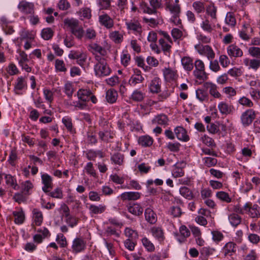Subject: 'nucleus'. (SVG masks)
Returning a JSON list of instances; mask_svg holds the SVG:
<instances>
[{
  "instance_id": "39448f33",
  "label": "nucleus",
  "mask_w": 260,
  "mask_h": 260,
  "mask_svg": "<svg viewBox=\"0 0 260 260\" xmlns=\"http://www.w3.org/2000/svg\"><path fill=\"white\" fill-rule=\"evenodd\" d=\"M245 213H247L251 218L258 219L260 218V206L256 204H252L247 202L244 205Z\"/></svg>"
},
{
  "instance_id": "4c0bfd02",
  "label": "nucleus",
  "mask_w": 260,
  "mask_h": 260,
  "mask_svg": "<svg viewBox=\"0 0 260 260\" xmlns=\"http://www.w3.org/2000/svg\"><path fill=\"white\" fill-rule=\"evenodd\" d=\"M118 93L114 89H110L107 91L106 98L109 103H114L116 101Z\"/></svg>"
},
{
  "instance_id": "c9c22d12",
  "label": "nucleus",
  "mask_w": 260,
  "mask_h": 260,
  "mask_svg": "<svg viewBox=\"0 0 260 260\" xmlns=\"http://www.w3.org/2000/svg\"><path fill=\"white\" fill-rule=\"evenodd\" d=\"M13 214L15 217V222L16 223L21 224L23 222L25 215L22 208L17 209L16 211H13Z\"/></svg>"
},
{
  "instance_id": "393cba45",
  "label": "nucleus",
  "mask_w": 260,
  "mask_h": 260,
  "mask_svg": "<svg viewBox=\"0 0 260 260\" xmlns=\"http://www.w3.org/2000/svg\"><path fill=\"white\" fill-rule=\"evenodd\" d=\"M218 108L220 112L224 115L230 114L234 111V107L224 102H220L218 105Z\"/></svg>"
},
{
  "instance_id": "7c9ffc66",
  "label": "nucleus",
  "mask_w": 260,
  "mask_h": 260,
  "mask_svg": "<svg viewBox=\"0 0 260 260\" xmlns=\"http://www.w3.org/2000/svg\"><path fill=\"white\" fill-rule=\"evenodd\" d=\"M32 212L33 214V224L37 226L41 225L43 220L42 212L36 208L34 209Z\"/></svg>"
},
{
  "instance_id": "c756f323",
  "label": "nucleus",
  "mask_w": 260,
  "mask_h": 260,
  "mask_svg": "<svg viewBox=\"0 0 260 260\" xmlns=\"http://www.w3.org/2000/svg\"><path fill=\"white\" fill-rule=\"evenodd\" d=\"M138 144L142 147H147L151 146L153 142L152 138L148 135L142 136L139 137Z\"/></svg>"
},
{
  "instance_id": "ea45409f",
  "label": "nucleus",
  "mask_w": 260,
  "mask_h": 260,
  "mask_svg": "<svg viewBox=\"0 0 260 260\" xmlns=\"http://www.w3.org/2000/svg\"><path fill=\"white\" fill-rule=\"evenodd\" d=\"M228 218L231 225L235 227L240 224L242 221L241 217L236 213L230 214Z\"/></svg>"
},
{
  "instance_id": "a211bd4d",
  "label": "nucleus",
  "mask_w": 260,
  "mask_h": 260,
  "mask_svg": "<svg viewBox=\"0 0 260 260\" xmlns=\"http://www.w3.org/2000/svg\"><path fill=\"white\" fill-rule=\"evenodd\" d=\"M127 211L135 216H140L143 212V207L138 203H129L126 206Z\"/></svg>"
},
{
  "instance_id": "ddd939ff",
  "label": "nucleus",
  "mask_w": 260,
  "mask_h": 260,
  "mask_svg": "<svg viewBox=\"0 0 260 260\" xmlns=\"http://www.w3.org/2000/svg\"><path fill=\"white\" fill-rule=\"evenodd\" d=\"M99 139L104 142H110V140L114 137L115 134L110 128L101 129L99 133Z\"/></svg>"
},
{
  "instance_id": "bb28decb",
  "label": "nucleus",
  "mask_w": 260,
  "mask_h": 260,
  "mask_svg": "<svg viewBox=\"0 0 260 260\" xmlns=\"http://www.w3.org/2000/svg\"><path fill=\"white\" fill-rule=\"evenodd\" d=\"M236 244L232 242L227 243L222 249L225 256H231L236 252Z\"/></svg>"
},
{
  "instance_id": "f257e3e1",
  "label": "nucleus",
  "mask_w": 260,
  "mask_h": 260,
  "mask_svg": "<svg viewBox=\"0 0 260 260\" xmlns=\"http://www.w3.org/2000/svg\"><path fill=\"white\" fill-rule=\"evenodd\" d=\"M96 63L94 67L95 75L99 77L107 76L110 75L111 70L106 60L100 55H95Z\"/></svg>"
},
{
  "instance_id": "e433bc0d",
  "label": "nucleus",
  "mask_w": 260,
  "mask_h": 260,
  "mask_svg": "<svg viewBox=\"0 0 260 260\" xmlns=\"http://www.w3.org/2000/svg\"><path fill=\"white\" fill-rule=\"evenodd\" d=\"M106 209V206L102 204L98 206L91 205L89 207V210L91 214H101L105 212Z\"/></svg>"
},
{
  "instance_id": "4468645a",
  "label": "nucleus",
  "mask_w": 260,
  "mask_h": 260,
  "mask_svg": "<svg viewBox=\"0 0 260 260\" xmlns=\"http://www.w3.org/2000/svg\"><path fill=\"white\" fill-rule=\"evenodd\" d=\"M166 10L169 11L171 14L181 13V6L179 4L174 3L173 0H166L165 2Z\"/></svg>"
},
{
  "instance_id": "6e6d98bb",
  "label": "nucleus",
  "mask_w": 260,
  "mask_h": 260,
  "mask_svg": "<svg viewBox=\"0 0 260 260\" xmlns=\"http://www.w3.org/2000/svg\"><path fill=\"white\" fill-rule=\"evenodd\" d=\"M124 234L128 239H131V240H135L138 237L136 231L128 228H125L124 230Z\"/></svg>"
},
{
  "instance_id": "680f3d73",
  "label": "nucleus",
  "mask_w": 260,
  "mask_h": 260,
  "mask_svg": "<svg viewBox=\"0 0 260 260\" xmlns=\"http://www.w3.org/2000/svg\"><path fill=\"white\" fill-rule=\"evenodd\" d=\"M142 242L145 248L149 252H152L155 249L153 244L147 238H144L142 239Z\"/></svg>"
},
{
  "instance_id": "6e6552de",
  "label": "nucleus",
  "mask_w": 260,
  "mask_h": 260,
  "mask_svg": "<svg viewBox=\"0 0 260 260\" xmlns=\"http://www.w3.org/2000/svg\"><path fill=\"white\" fill-rule=\"evenodd\" d=\"M86 247V242L81 238H76L73 241L72 245V251L77 253L84 251Z\"/></svg>"
},
{
  "instance_id": "9d476101",
  "label": "nucleus",
  "mask_w": 260,
  "mask_h": 260,
  "mask_svg": "<svg viewBox=\"0 0 260 260\" xmlns=\"http://www.w3.org/2000/svg\"><path fill=\"white\" fill-rule=\"evenodd\" d=\"M203 87L206 91L208 90L210 94L214 98H221V94L218 91V87L215 84L211 82H206L203 84Z\"/></svg>"
},
{
  "instance_id": "4d7b16f0",
  "label": "nucleus",
  "mask_w": 260,
  "mask_h": 260,
  "mask_svg": "<svg viewBox=\"0 0 260 260\" xmlns=\"http://www.w3.org/2000/svg\"><path fill=\"white\" fill-rule=\"evenodd\" d=\"M55 67L58 72H65L67 70L63 60L61 59H57L55 60Z\"/></svg>"
},
{
  "instance_id": "f704fd0d",
  "label": "nucleus",
  "mask_w": 260,
  "mask_h": 260,
  "mask_svg": "<svg viewBox=\"0 0 260 260\" xmlns=\"http://www.w3.org/2000/svg\"><path fill=\"white\" fill-rule=\"evenodd\" d=\"M151 233L153 237L157 239L160 242L164 241L165 240L164 233L159 227H153L151 229Z\"/></svg>"
},
{
  "instance_id": "de8ad7c7",
  "label": "nucleus",
  "mask_w": 260,
  "mask_h": 260,
  "mask_svg": "<svg viewBox=\"0 0 260 260\" xmlns=\"http://www.w3.org/2000/svg\"><path fill=\"white\" fill-rule=\"evenodd\" d=\"M109 37L115 43H120L123 40V35L118 31L111 32L109 34Z\"/></svg>"
},
{
  "instance_id": "9b49d317",
  "label": "nucleus",
  "mask_w": 260,
  "mask_h": 260,
  "mask_svg": "<svg viewBox=\"0 0 260 260\" xmlns=\"http://www.w3.org/2000/svg\"><path fill=\"white\" fill-rule=\"evenodd\" d=\"M149 3L152 8L145 5L143 7V12L149 14H156V17H158L156 9L160 7L159 2L158 0H149Z\"/></svg>"
},
{
  "instance_id": "338daca9",
  "label": "nucleus",
  "mask_w": 260,
  "mask_h": 260,
  "mask_svg": "<svg viewBox=\"0 0 260 260\" xmlns=\"http://www.w3.org/2000/svg\"><path fill=\"white\" fill-rule=\"evenodd\" d=\"M238 102L240 105L248 108H251L253 106V103L252 102L250 99L245 96L241 98L239 100Z\"/></svg>"
},
{
  "instance_id": "f8f14e48",
  "label": "nucleus",
  "mask_w": 260,
  "mask_h": 260,
  "mask_svg": "<svg viewBox=\"0 0 260 260\" xmlns=\"http://www.w3.org/2000/svg\"><path fill=\"white\" fill-rule=\"evenodd\" d=\"M144 78L142 75V73L138 69L134 70V74L130 78L128 83L131 86H136L138 84L143 82Z\"/></svg>"
},
{
  "instance_id": "69168bd1",
  "label": "nucleus",
  "mask_w": 260,
  "mask_h": 260,
  "mask_svg": "<svg viewBox=\"0 0 260 260\" xmlns=\"http://www.w3.org/2000/svg\"><path fill=\"white\" fill-rule=\"evenodd\" d=\"M84 170L86 171V172L88 174H89L94 177H96V171L93 168V164L92 162H88L86 164V165L85 166V167H84Z\"/></svg>"
},
{
  "instance_id": "0eeeda50",
  "label": "nucleus",
  "mask_w": 260,
  "mask_h": 260,
  "mask_svg": "<svg viewBox=\"0 0 260 260\" xmlns=\"http://www.w3.org/2000/svg\"><path fill=\"white\" fill-rule=\"evenodd\" d=\"M69 57L72 59H76L77 63L83 67L87 59V54L83 51L72 50L69 54Z\"/></svg>"
},
{
  "instance_id": "052dcab7",
  "label": "nucleus",
  "mask_w": 260,
  "mask_h": 260,
  "mask_svg": "<svg viewBox=\"0 0 260 260\" xmlns=\"http://www.w3.org/2000/svg\"><path fill=\"white\" fill-rule=\"evenodd\" d=\"M249 54L253 57L260 59V48L250 47L248 49Z\"/></svg>"
},
{
  "instance_id": "864d4df0",
  "label": "nucleus",
  "mask_w": 260,
  "mask_h": 260,
  "mask_svg": "<svg viewBox=\"0 0 260 260\" xmlns=\"http://www.w3.org/2000/svg\"><path fill=\"white\" fill-rule=\"evenodd\" d=\"M158 42L161 47L162 50L166 54H167V53L170 52L171 48V45L168 43L169 42L165 41L164 39H159Z\"/></svg>"
},
{
  "instance_id": "e2e57ef3",
  "label": "nucleus",
  "mask_w": 260,
  "mask_h": 260,
  "mask_svg": "<svg viewBox=\"0 0 260 260\" xmlns=\"http://www.w3.org/2000/svg\"><path fill=\"white\" fill-rule=\"evenodd\" d=\"M225 21L228 25L232 27H234L236 23V19L233 13L231 12H229L227 13L225 17Z\"/></svg>"
},
{
  "instance_id": "c85d7f7f",
  "label": "nucleus",
  "mask_w": 260,
  "mask_h": 260,
  "mask_svg": "<svg viewBox=\"0 0 260 260\" xmlns=\"http://www.w3.org/2000/svg\"><path fill=\"white\" fill-rule=\"evenodd\" d=\"M149 88L152 93H158L160 91V79L155 77L150 83Z\"/></svg>"
},
{
  "instance_id": "37998d69",
  "label": "nucleus",
  "mask_w": 260,
  "mask_h": 260,
  "mask_svg": "<svg viewBox=\"0 0 260 260\" xmlns=\"http://www.w3.org/2000/svg\"><path fill=\"white\" fill-rule=\"evenodd\" d=\"M163 74L166 80L168 81L173 80L175 79L176 72L175 71H173L171 69L165 68L162 70Z\"/></svg>"
},
{
  "instance_id": "412c9836",
  "label": "nucleus",
  "mask_w": 260,
  "mask_h": 260,
  "mask_svg": "<svg viewBox=\"0 0 260 260\" xmlns=\"http://www.w3.org/2000/svg\"><path fill=\"white\" fill-rule=\"evenodd\" d=\"M174 132L179 140L187 142L189 140V137L187 134L186 131L183 127L177 126L174 129Z\"/></svg>"
},
{
  "instance_id": "09e8293b",
  "label": "nucleus",
  "mask_w": 260,
  "mask_h": 260,
  "mask_svg": "<svg viewBox=\"0 0 260 260\" xmlns=\"http://www.w3.org/2000/svg\"><path fill=\"white\" fill-rule=\"evenodd\" d=\"M67 105L74 107L75 109L76 110H83L86 108V107H87L86 103L81 100L73 102L70 104L68 102H67Z\"/></svg>"
},
{
  "instance_id": "f3484780",
  "label": "nucleus",
  "mask_w": 260,
  "mask_h": 260,
  "mask_svg": "<svg viewBox=\"0 0 260 260\" xmlns=\"http://www.w3.org/2000/svg\"><path fill=\"white\" fill-rule=\"evenodd\" d=\"M26 77L20 76L16 80L14 84V90L16 93L23 89H26Z\"/></svg>"
},
{
  "instance_id": "dca6fc26",
  "label": "nucleus",
  "mask_w": 260,
  "mask_h": 260,
  "mask_svg": "<svg viewBox=\"0 0 260 260\" xmlns=\"http://www.w3.org/2000/svg\"><path fill=\"white\" fill-rule=\"evenodd\" d=\"M19 10L24 14H31L34 12V5L25 1L19 3L18 6Z\"/></svg>"
},
{
  "instance_id": "774afa93",
  "label": "nucleus",
  "mask_w": 260,
  "mask_h": 260,
  "mask_svg": "<svg viewBox=\"0 0 260 260\" xmlns=\"http://www.w3.org/2000/svg\"><path fill=\"white\" fill-rule=\"evenodd\" d=\"M192 7L198 13H201L203 12L206 8L204 4L200 1L194 2L192 4Z\"/></svg>"
},
{
  "instance_id": "3c124183",
  "label": "nucleus",
  "mask_w": 260,
  "mask_h": 260,
  "mask_svg": "<svg viewBox=\"0 0 260 260\" xmlns=\"http://www.w3.org/2000/svg\"><path fill=\"white\" fill-rule=\"evenodd\" d=\"M180 193L185 198L191 200L193 198V196L192 191L187 187H181L179 189Z\"/></svg>"
},
{
  "instance_id": "2eb2a0df",
  "label": "nucleus",
  "mask_w": 260,
  "mask_h": 260,
  "mask_svg": "<svg viewBox=\"0 0 260 260\" xmlns=\"http://www.w3.org/2000/svg\"><path fill=\"white\" fill-rule=\"evenodd\" d=\"M228 54L231 58L240 57L243 56V51L235 44H232L227 48Z\"/></svg>"
},
{
  "instance_id": "a19ab883",
  "label": "nucleus",
  "mask_w": 260,
  "mask_h": 260,
  "mask_svg": "<svg viewBox=\"0 0 260 260\" xmlns=\"http://www.w3.org/2000/svg\"><path fill=\"white\" fill-rule=\"evenodd\" d=\"M196 98L200 102L207 101L208 100V93L205 89L199 88L196 91Z\"/></svg>"
},
{
  "instance_id": "c03bdc74",
  "label": "nucleus",
  "mask_w": 260,
  "mask_h": 260,
  "mask_svg": "<svg viewBox=\"0 0 260 260\" xmlns=\"http://www.w3.org/2000/svg\"><path fill=\"white\" fill-rule=\"evenodd\" d=\"M17 52L18 53V55L17 56L16 59L18 60L19 66L29 61L28 56L24 51L21 50H17Z\"/></svg>"
},
{
  "instance_id": "423d86ee",
  "label": "nucleus",
  "mask_w": 260,
  "mask_h": 260,
  "mask_svg": "<svg viewBox=\"0 0 260 260\" xmlns=\"http://www.w3.org/2000/svg\"><path fill=\"white\" fill-rule=\"evenodd\" d=\"M195 48L200 54L206 56L209 60H213L215 57V54L209 45L198 44L195 46Z\"/></svg>"
},
{
  "instance_id": "72a5a7b5",
  "label": "nucleus",
  "mask_w": 260,
  "mask_h": 260,
  "mask_svg": "<svg viewBox=\"0 0 260 260\" xmlns=\"http://www.w3.org/2000/svg\"><path fill=\"white\" fill-rule=\"evenodd\" d=\"M181 64L183 68L187 71H191L193 68V60L191 58L184 56L181 58Z\"/></svg>"
},
{
  "instance_id": "bf43d9fd",
  "label": "nucleus",
  "mask_w": 260,
  "mask_h": 260,
  "mask_svg": "<svg viewBox=\"0 0 260 260\" xmlns=\"http://www.w3.org/2000/svg\"><path fill=\"white\" fill-rule=\"evenodd\" d=\"M172 175L175 178L181 177L184 174L183 169L177 165L174 166L172 172Z\"/></svg>"
},
{
  "instance_id": "6ab92c4d",
  "label": "nucleus",
  "mask_w": 260,
  "mask_h": 260,
  "mask_svg": "<svg viewBox=\"0 0 260 260\" xmlns=\"http://www.w3.org/2000/svg\"><path fill=\"white\" fill-rule=\"evenodd\" d=\"M99 22L102 26L107 29H110L114 26L113 20L107 14H105L99 16Z\"/></svg>"
},
{
  "instance_id": "49530a36",
  "label": "nucleus",
  "mask_w": 260,
  "mask_h": 260,
  "mask_svg": "<svg viewBox=\"0 0 260 260\" xmlns=\"http://www.w3.org/2000/svg\"><path fill=\"white\" fill-rule=\"evenodd\" d=\"M216 197L221 201L226 203H229L232 201V199L230 197L229 193L223 191L217 192L216 193Z\"/></svg>"
},
{
  "instance_id": "aec40b11",
  "label": "nucleus",
  "mask_w": 260,
  "mask_h": 260,
  "mask_svg": "<svg viewBox=\"0 0 260 260\" xmlns=\"http://www.w3.org/2000/svg\"><path fill=\"white\" fill-rule=\"evenodd\" d=\"M42 183L44 186L42 190L46 193L49 192V189L52 188V179L51 177L47 174H43L41 175Z\"/></svg>"
},
{
  "instance_id": "a878e982",
  "label": "nucleus",
  "mask_w": 260,
  "mask_h": 260,
  "mask_svg": "<svg viewBox=\"0 0 260 260\" xmlns=\"http://www.w3.org/2000/svg\"><path fill=\"white\" fill-rule=\"evenodd\" d=\"M206 13L211 17L212 21H217V8L215 6L214 4L211 3L206 6Z\"/></svg>"
},
{
  "instance_id": "a18cd8bd",
  "label": "nucleus",
  "mask_w": 260,
  "mask_h": 260,
  "mask_svg": "<svg viewBox=\"0 0 260 260\" xmlns=\"http://www.w3.org/2000/svg\"><path fill=\"white\" fill-rule=\"evenodd\" d=\"M1 27L6 34H11L14 31L13 27L7 21L6 18H1Z\"/></svg>"
},
{
  "instance_id": "1a4fd4ad",
  "label": "nucleus",
  "mask_w": 260,
  "mask_h": 260,
  "mask_svg": "<svg viewBox=\"0 0 260 260\" xmlns=\"http://www.w3.org/2000/svg\"><path fill=\"white\" fill-rule=\"evenodd\" d=\"M255 118V113L252 109H248L242 113L241 120L244 125H249Z\"/></svg>"
},
{
  "instance_id": "5fc2aeb1",
  "label": "nucleus",
  "mask_w": 260,
  "mask_h": 260,
  "mask_svg": "<svg viewBox=\"0 0 260 260\" xmlns=\"http://www.w3.org/2000/svg\"><path fill=\"white\" fill-rule=\"evenodd\" d=\"M54 32L51 28H44L41 32L42 37L45 40L51 39L53 36Z\"/></svg>"
},
{
  "instance_id": "473e14b6",
  "label": "nucleus",
  "mask_w": 260,
  "mask_h": 260,
  "mask_svg": "<svg viewBox=\"0 0 260 260\" xmlns=\"http://www.w3.org/2000/svg\"><path fill=\"white\" fill-rule=\"evenodd\" d=\"M145 94L139 89H135L132 93L130 99L136 102H142L145 98Z\"/></svg>"
},
{
  "instance_id": "20e7f679",
  "label": "nucleus",
  "mask_w": 260,
  "mask_h": 260,
  "mask_svg": "<svg viewBox=\"0 0 260 260\" xmlns=\"http://www.w3.org/2000/svg\"><path fill=\"white\" fill-rule=\"evenodd\" d=\"M77 95L79 100L85 102L91 101L93 104L98 102L96 97L93 94L89 89L81 88L77 92Z\"/></svg>"
},
{
  "instance_id": "5701e85b",
  "label": "nucleus",
  "mask_w": 260,
  "mask_h": 260,
  "mask_svg": "<svg viewBox=\"0 0 260 260\" xmlns=\"http://www.w3.org/2000/svg\"><path fill=\"white\" fill-rule=\"evenodd\" d=\"M169 119L164 114H158L151 120V124L153 125H166L168 124Z\"/></svg>"
},
{
  "instance_id": "8fccbe9b",
  "label": "nucleus",
  "mask_w": 260,
  "mask_h": 260,
  "mask_svg": "<svg viewBox=\"0 0 260 260\" xmlns=\"http://www.w3.org/2000/svg\"><path fill=\"white\" fill-rule=\"evenodd\" d=\"M74 85L71 82H67L63 87V92L68 96L71 98L74 92Z\"/></svg>"
},
{
  "instance_id": "2f4dec72",
  "label": "nucleus",
  "mask_w": 260,
  "mask_h": 260,
  "mask_svg": "<svg viewBox=\"0 0 260 260\" xmlns=\"http://www.w3.org/2000/svg\"><path fill=\"white\" fill-rule=\"evenodd\" d=\"M245 64L248 66L249 69L256 71L260 67V59L254 58L248 59L246 58L244 60Z\"/></svg>"
},
{
  "instance_id": "79ce46f5",
  "label": "nucleus",
  "mask_w": 260,
  "mask_h": 260,
  "mask_svg": "<svg viewBox=\"0 0 260 260\" xmlns=\"http://www.w3.org/2000/svg\"><path fill=\"white\" fill-rule=\"evenodd\" d=\"M3 175L4 176V179L6 185L8 186H12L13 188L16 189L17 184L16 180L14 177L9 174H1V178H2Z\"/></svg>"
},
{
  "instance_id": "603ef678",
  "label": "nucleus",
  "mask_w": 260,
  "mask_h": 260,
  "mask_svg": "<svg viewBox=\"0 0 260 260\" xmlns=\"http://www.w3.org/2000/svg\"><path fill=\"white\" fill-rule=\"evenodd\" d=\"M88 49L93 54L95 53H99L101 54H103V52L104 51L103 47L96 43H91L88 46Z\"/></svg>"
},
{
  "instance_id": "58836bf2",
  "label": "nucleus",
  "mask_w": 260,
  "mask_h": 260,
  "mask_svg": "<svg viewBox=\"0 0 260 260\" xmlns=\"http://www.w3.org/2000/svg\"><path fill=\"white\" fill-rule=\"evenodd\" d=\"M124 159V155L119 152H117L113 154L111 156L110 158L111 161L113 164L118 166H121L123 165Z\"/></svg>"
},
{
  "instance_id": "7ed1b4c3",
  "label": "nucleus",
  "mask_w": 260,
  "mask_h": 260,
  "mask_svg": "<svg viewBox=\"0 0 260 260\" xmlns=\"http://www.w3.org/2000/svg\"><path fill=\"white\" fill-rule=\"evenodd\" d=\"M125 25L129 34H133L136 36H142L143 28L139 21L131 20L125 22Z\"/></svg>"
},
{
  "instance_id": "4be33fe9",
  "label": "nucleus",
  "mask_w": 260,
  "mask_h": 260,
  "mask_svg": "<svg viewBox=\"0 0 260 260\" xmlns=\"http://www.w3.org/2000/svg\"><path fill=\"white\" fill-rule=\"evenodd\" d=\"M215 22L216 21H212V19L209 20L208 18H206L201 23V27L205 31L211 33L214 29Z\"/></svg>"
},
{
  "instance_id": "13d9d810",
  "label": "nucleus",
  "mask_w": 260,
  "mask_h": 260,
  "mask_svg": "<svg viewBox=\"0 0 260 260\" xmlns=\"http://www.w3.org/2000/svg\"><path fill=\"white\" fill-rule=\"evenodd\" d=\"M193 75L195 77L199 80L205 81L208 79V75L205 71H193Z\"/></svg>"
},
{
  "instance_id": "0e129e2a",
  "label": "nucleus",
  "mask_w": 260,
  "mask_h": 260,
  "mask_svg": "<svg viewBox=\"0 0 260 260\" xmlns=\"http://www.w3.org/2000/svg\"><path fill=\"white\" fill-rule=\"evenodd\" d=\"M62 122L69 131L73 133V127L72 119L69 117H64L62 119Z\"/></svg>"
},
{
  "instance_id": "b1692460",
  "label": "nucleus",
  "mask_w": 260,
  "mask_h": 260,
  "mask_svg": "<svg viewBox=\"0 0 260 260\" xmlns=\"http://www.w3.org/2000/svg\"><path fill=\"white\" fill-rule=\"evenodd\" d=\"M119 197L122 201L137 200L140 198V193L138 192L128 191L121 193Z\"/></svg>"
},
{
  "instance_id": "cd10ccee",
  "label": "nucleus",
  "mask_w": 260,
  "mask_h": 260,
  "mask_svg": "<svg viewBox=\"0 0 260 260\" xmlns=\"http://www.w3.org/2000/svg\"><path fill=\"white\" fill-rule=\"evenodd\" d=\"M145 217L146 221L151 224H154L157 221L156 215L150 208L145 209Z\"/></svg>"
},
{
  "instance_id": "f03ea898",
  "label": "nucleus",
  "mask_w": 260,
  "mask_h": 260,
  "mask_svg": "<svg viewBox=\"0 0 260 260\" xmlns=\"http://www.w3.org/2000/svg\"><path fill=\"white\" fill-rule=\"evenodd\" d=\"M64 24L70 29L73 34L78 39L81 40L84 36V30L82 27L79 24L78 20L75 19H66Z\"/></svg>"
}]
</instances>
